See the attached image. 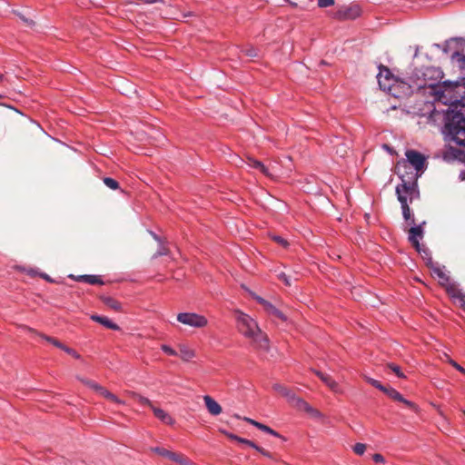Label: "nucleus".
I'll return each mask as SVG.
<instances>
[{"label": "nucleus", "instance_id": "34", "mask_svg": "<svg viewBox=\"0 0 465 465\" xmlns=\"http://www.w3.org/2000/svg\"><path fill=\"white\" fill-rule=\"evenodd\" d=\"M271 239L284 249L288 248L290 245L289 242L280 235H271Z\"/></svg>", "mask_w": 465, "mask_h": 465}, {"label": "nucleus", "instance_id": "39", "mask_svg": "<svg viewBox=\"0 0 465 465\" xmlns=\"http://www.w3.org/2000/svg\"><path fill=\"white\" fill-rule=\"evenodd\" d=\"M152 451L159 454L160 456H163V457H165L168 459H169L170 452H171V450H166L164 448H161V447H153V448H152Z\"/></svg>", "mask_w": 465, "mask_h": 465}, {"label": "nucleus", "instance_id": "16", "mask_svg": "<svg viewBox=\"0 0 465 465\" xmlns=\"http://www.w3.org/2000/svg\"><path fill=\"white\" fill-rule=\"evenodd\" d=\"M446 292L453 299L459 300L461 304L465 302V293L459 289L454 283H449L445 285Z\"/></svg>", "mask_w": 465, "mask_h": 465}, {"label": "nucleus", "instance_id": "32", "mask_svg": "<svg viewBox=\"0 0 465 465\" xmlns=\"http://www.w3.org/2000/svg\"><path fill=\"white\" fill-rule=\"evenodd\" d=\"M103 182L108 188L112 190H117L120 187L119 183L115 179L111 177H104L103 179Z\"/></svg>", "mask_w": 465, "mask_h": 465}, {"label": "nucleus", "instance_id": "2", "mask_svg": "<svg viewBox=\"0 0 465 465\" xmlns=\"http://www.w3.org/2000/svg\"><path fill=\"white\" fill-rule=\"evenodd\" d=\"M236 326L241 334L251 340L253 348L257 351L268 352L270 351V341L266 333H264L254 319L250 315L235 311Z\"/></svg>", "mask_w": 465, "mask_h": 465}, {"label": "nucleus", "instance_id": "63", "mask_svg": "<svg viewBox=\"0 0 465 465\" xmlns=\"http://www.w3.org/2000/svg\"><path fill=\"white\" fill-rule=\"evenodd\" d=\"M462 307H465V302L461 304Z\"/></svg>", "mask_w": 465, "mask_h": 465}, {"label": "nucleus", "instance_id": "24", "mask_svg": "<svg viewBox=\"0 0 465 465\" xmlns=\"http://www.w3.org/2000/svg\"><path fill=\"white\" fill-rule=\"evenodd\" d=\"M292 405L301 411H304L308 413H313L314 409L303 399L297 396Z\"/></svg>", "mask_w": 465, "mask_h": 465}, {"label": "nucleus", "instance_id": "52", "mask_svg": "<svg viewBox=\"0 0 465 465\" xmlns=\"http://www.w3.org/2000/svg\"><path fill=\"white\" fill-rule=\"evenodd\" d=\"M221 432H223V434H225L229 439L232 440H235L238 442L239 439H240V436H237L233 433H231V432H228L226 430H221Z\"/></svg>", "mask_w": 465, "mask_h": 465}, {"label": "nucleus", "instance_id": "45", "mask_svg": "<svg viewBox=\"0 0 465 465\" xmlns=\"http://www.w3.org/2000/svg\"><path fill=\"white\" fill-rule=\"evenodd\" d=\"M453 155L461 162L465 161V152L460 149H453Z\"/></svg>", "mask_w": 465, "mask_h": 465}, {"label": "nucleus", "instance_id": "26", "mask_svg": "<svg viewBox=\"0 0 465 465\" xmlns=\"http://www.w3.org/2000/svg\"><path fill=\"white\" fill-rule=\"evenodd\" d=\"M99 394H101L105 399H107L116 404H119V405L124 404V401L120 400L115 394L112 393L111 391L106 390L104 387L103 388V390L100 391Z\"/></svg>", "mask_w": 465, "mask_h": 465}, {"label": "nucleus", "instance_id": "35", "mask_svg": "<svg viewBox=\"0 0 465 465\" xmlns=\"http://www.w3.org/2000/svg\"><path fill=\"white\" fill-rule=\"evenodd\" d=\"M169 249L163 245V242H161L159 244V247L156 251V252L153 254V258H157V257H160V256H163V255H168L169 254Z\"/></svg>", "mask_w": 465, "mask_h": 465}, {"label": "nucleus", "instance_id": "7", "mask_svg": "<svg viewBox=\"0 0 465 465\" xmlns=\"http://www.w3.org/2000/svg\"><path fill=\"white\" fill-rule=\"evenodd\" d=\"M177 321L193 328H203L208 324L205 316L195 312H180L177 315Z\"/></svg>", "mask_w": 465, "mask_h": 465}, {"label": "nucleus", "instance_id": "14", "mask_svg": "<svg viewBox=\"0 0 465 465\" xmlns=\"http://www.w3.org/2000/svg\"><path fill=\"white\" fill-rule=\"evenodd\" d=\"M428 267L432 270V272L439 279V283L445 286L450 282V277L443 272V270L437 264L434 263L432 258L428 259Z\"/></svg>", "mask_w": 465, "mask_h": 465}, {"label": "nucleus", "instance_id": "55", "mask_svg": "<svg viewBox=\"0 0 465 465\" xmlns=\"http://www.w3.org/2000/svg\"><path fill=\"white\" fill-rule=\"evenodd\" d=\"M254 450L265 457L272 458V454L260 446H258V449H254Z\"/></svg>", "mask_w": 465, "mask_h": 465}, {"label": "nucleus", "instance_id": "17", "mask_svg": "<svg viewBox=\"0 0 465 465\" xmlns=\"http://www.w3.org/2000/svg\"><path fill=\"white\" fill-rule=\"evenodd\" d=\"M203 401H204L205 406L210 414H212L213 416H217L222 412V407L211 396H209V395L203 396Z\"/></svg>", "mask_w": 465, "mask_h": 465}, {"label": "nucleus", "instance_id": "3", "mask_svg": "<svg viewBox=\"0 0 465 465\" xmlns=\"http://www.w3.org/2000/svg\"><path fill=\"white\" fill-rule=\"evenodd\" d=\"M442 78L443 72L440 68L435 66L416 67L409 76V80L414 84L416 90L420 91L429 88L432 95L440 87Z\"/></svg>", "mask_w": 465, "mask_h": 465}, {"label": "nucleus", "instance_id": "25", "mask_svg": "<svg viewBox=\"0 0 465 465\" xmlns=\"http://www.w3.org/2000/svg\"><path fill=\"white\" fill-rule=\"evenodd\" d=\"M169 460L180 463L182 465H194L188 458L183 454L176 453L173 451L170 452Z\"/></svg>", "mask_w": 465, "mask_h": 465}, {"label": "nucleus", "instance_id": "23", "mask_svg": "<svg viewBox=\"0 0 465 465\" xmlns=\"http://www.w3.org/2000/svg\"><path fill=\"white\" fill-rule=\"evenodd\" d=\"M462 41H463V38H461V37H452V38L445 41L442 45L436 44L435 46H437L438 48H441L443 53L449 54L451 49V45L453 43H455L456 45H460V44H461Z\"/></svg>", "mask_w": 465, "mask_h": 465}, {"label": "nucleus", "instance_id": "28", "mask_svg": "<svg viewBox=\"0 0 465 465\" xmlns=\"http://www.w3.org/2000/svg\"><path fill=\"white\" fill-rule=\"evenodd\" d=\"M90 285H104V282L100 275L85 274L84 282Z\"/></svg>", "mask_w": 465, "mask_h": 465}, {"label": "nucleus", "instance_id": "59", "mask_svg": "<svg viewBox=\"0 0 465 465\" xmlns=\"http://www.w3.org/2000/svg\"><path fill=\"white\" fill-rule=\"evenodd\" d=\"M151 233H152V235H153V239H154L156 242H158L159 243H161V242H162V239H161V237H160V236H158L156 233H154V232H152Z\"/></svg>", "mask_w": 465, "mask_h": 465}, {"label": "nucleus", "instance_id": "43", "mask_svg": "<svg viewBox=\"0 0 465 465\" xmlns=\"http://www.w3.org/2000/svg\"><path fill=\"white\" fill-rule=\"evenodd\" d=\"M63 351L68 353L69 355H72L74 359L79 360L81 358V355L75 350L69 348L66 345H64Z\"/></svg>", "mask_w": 465, "mask_h": 465}, {"label": "nucleus", "instance_id": "5", "mask_svg": "<svg viewBox=\"0 0 465 465\" xmlns=\"http://www.w3.org/2000/svg\"><path fill=\"white\" fill-rule=\"evenodd\" d=\"M406 159L400 161V166L404 168H413L420 175L426 169V158L425 156L412 149H409L405 153Z\"/></svg>", "mask_w": 465, "mask_h": 465}, {"label": "nucleus", "instance_id": "50", "mask_svg": "<svg viewBox=\"0 0 465 465\" xmlns=\"http://www.w3.org/2000/svg\"><path fill=\"white\" fill-rule=\"evenodd\" d=\"M243 52L249 57H256L258 55L257 50L253 47L247 48Z\"/></svg>", "mask_w": 465, "mask_h": 465}, {"label": "nucleus", "instance_id": "60", "mask_svg": "<svg viewBox=\"0 0 465 465\" xmlns=\"http://www.w3.org/2000/svg\"><path fill=\"white\" fill-rule=\"evenodd\" d=\"M459 178L461 180V181H465V170H462L460 174H459Z\"/></svg>", "mask_w": 465, "mask_h": 465}, {"label": "nucleus", "instance_id": "13", "mask_svg": "<svg viewBox=\"0 0 465 465\" xmlns=\"http://www.w3.org/2000/svg\"><path fill=\"white\" fill-rule=\"evenodd\" d=\"M396 173L398 174L401 183L406 182L405 179L412 181V179L414 180V177H415V182L418 183V179L420 176V174L418 172H416L413 168L401 167L400 161L397 163V165H396Z\"/></svg>", "mask_w": 465, "mask_h": 465}, {"label": "nucleus", "instance_id": "12", "mask_svg": "<svg viewBox=\"0 0 465 465\" xmlns=\"http://www.w3.org/2000/svg\"><path fill=\"white\" fill-rule=\"evenodd\" d=\"M312 372L316 374L317 377L321 379V381L328 386L333 392L341 394L343 391L341 390L339 383L334 381L329 374L322 372L318 370L312 369Z\"/></svg>", "mask_w": 465, "mask_h": 465}, {"label": "nucleus", "instance_id": "31", "mask_svg": "<svg viewBox=\"0 0 465 465\" xmlns=\"http://www.w3.org/2000/svg\"><path fill=\"white\" fill-rule=\"evenodd\" d=\"M195 356L194 354V351L187 347H182L180 349V357L183 360V361H190L192 360L193 357Z\"/></svg>", "mask_w": 465, "mask_h": 465}, {"label": "nucleus", "instance_id": "40", "mask_svg": "<svg viewBox=\"0 0 465 465\" xmlns=\"http://www.w3.org/2000/svg\"><path fill=\"white\" fill-rule=\"evenodd\" d=\"M161 350L164 353H166L167 355H170V356H177L178 355L177 351L167 344H163L161 346Z\"/></svg>", "mask_w": 465, "mask_h": 465}, {"label": "nucleus", "instance_id": "9", "mask_svg": "<svg viewBox=\"0 0 465 465\" xmlns=\"http://www.w3.org/2000/svg\"><path fill=\"white\" fill-rule=\"evenodd\" d=\"M361 14L359 5H351L341 7L335 14V19L338 20H354Z\"/></svg>", "mask_w": 465, "mask_h": 465}, {"label": "nucleus", "instance_id": "36", "mask_svg": "<svg viewBox=\"0 0 465 465\" xmlns=\"http://www.w3.org/2000/svg\"><path fill=\"white\" fill-rule=\"evenodd\" d=\"M365 381L371 384V386L375 387L376 389L380 390L381 391H385V386L382 385L379 381L371 378V377H365Z\"/></svg>", "mask_w": 465, "mask_h": 465}, {"label": "nucleus", "instance_id": "56", "mask_svg": "<svg viewBox=\"0 0 465 465\" xmlns=\"http://www.w3.org/2000/svg\"><path fill=\"white\" fill-rule=\"evenodd\" d=\"M69 277L73 278L76 282H84V278H85V274L78 275V276H74L73 274H70Z\"/></svg>", "mask_w": 465, "mask_h": 465}, {"label": "nucleus", "instance_id": "20", "mask_svg": "<svg viewBox=\"0 0 465 465\" xmlns=\"http://www.w3.org/2000/svg\"><path fill=\"white\" fill-rule=\"evenodd\" d=\"M91 319L95 322H99L100 324H102L103 326L110 329V330H114V331H117L120 329V327L114 323V322H112L110 319H108L107 317H104V316H100V315H97V314H94L91 316Z\"/></svg>", "mask_w": 465, "mask_h": 465}, {"label": "nucleus", "instance_id": "42", "mask_svg": "<svg viewBox=\"0 0 465 465\" xmlns=\"http://www.w3.org/2000/svg\"><path fill=\"white\" fill-rule=\"evenodd\" d=\"M366 450V445L363 444V443H356L354 446H353V451L357 454V455H363L364 452Z\"/></svg>", "mask_w": 465, "mask_h": 465}, {"label": "nucleus", "instance_id": "58", "mask_svg": "<svg viewBox=\"0 0 465 465\" xmlns=\"http://www.w3.org/2000/svg\"><path fill=\"white\" fill-rule=\"evenodd\" d=\"M40 276L49 282H54V280L48 274H46L45 272L41 273Z\"/></svg>", "mask_w": 465, "mask_h": 465}, {"label": "nucleus", "instance_id": "10", "mask_svg": "<svg viewBox=\"0 0 465 465\" xmlns=\"http://www.w3.org/2000/svg\"><path fill=\"white\" fill-rule=\"evenodd\" d=\"M425 224V222H422L419 225H411L409 230L408 240L412 244V246L416 249L419 253H421V245L420 243V240L423 238V229L422 225Z\"/></svg>", "mask_w": 465, "mask_h": 465}, {"label": "nucleus", "instance_id": "15", "mask_svg": "<svg viewBox=\"0 0 465 465\" xmlns=\"http://www.w3.org/2000/svg\"><path fill=\"white\" fill-rule=\"evenodd\" d=\"M272 389L278 392L279 394H281L282 397H284L287 401L292 405L293 401H295V399L297 398V395L295 394V392L287 388L286 386L282 385V384H280V383H275L272 385Z\"/></svg>", "mask_w": 465, "mask_h": 465}, {"label": "nucleus", "instance_id": "48", "mask_svg": "<svg viewBox=\"0 0 465 465\" xmlns=\"http://www.w3.org/2000/svg\"><path fill=\"white\" fill-rule=\"evenodd\" d=\"M420 254L421 255L422 259L426 261V264L428 265V259L431 258V254L429 249L421 246V253Z\"/></svg>", "mask_w": 465, "mask_h": 465}, {"label": "nucleus", "instance_id": "38", "mask_svg": "<svg viewBox=\"0 0 465 465\" xmlns=\"http://www.w3.org/2000/svg\"><path fill=\"white\" fill-rule=\"evenodd\" d=\"M388 368L392 371L398 378H405L404 373L401 371V367L395 363H389Z\"/></svg>", "mask_w": 465, "mask_h": 465}, {"label": "nucleus", "instance_id": "54", "mask_svg": "<svg viewBox=\"0 0 465 465\" xmlns=\"http://www.w3.org/2000/svg\"><path fill=\"white\" fill-rule=\"evenodd\" d=\"M254 299L257 301L258 303L263 305L264 308H266L268 303H270L268 301L258 295H255Z\"/></svg>", "mask_w": 465, "mask_h": 465}, {"label": "nucleus", "instance_id": "57", "mask_svg": "<svg viewBox=\"0 0 465 465\" xmlns=\"http://www.w3.org/2000/svg\"><path fill=\"white\" fill-rule=\"evenodd\" d=\"M259 171H260L262 174H264L265 176H268V177H269V176H271V173H270V172H269L268 167H267V166H265L264 164L262 165V167L261 169H259Z\"/></svg>", "mask_w": 465, "mask_h": 465}, {"label": "nucleus", "instance_id": "18", "mask_svg": "<svg viewBox=\"0 0 465 465\" xmlns=\"http://www.w3.org/2000/svg\"><path fill=\"white\" fill-rule=\"evenodd\" d=\"M152 411L154 416L162 422L168 425H172L174 423V420L172 418V416L163 409L152 406Z\"/></svg>", "mask_w": 465, "mask_h": 465}, {"label": "nucleus", "instance_id": "61", "mask_svg": "<svg viewBox=\"0 0 465 465\" xmlns=\"http://www.w3.org/2000/svg\"><path fill=\"white\" fill-rule=\"evenodd\" d=\"M21 18H22V20H23L24 22H25V23H27V24H29V25H33V24H34V22H33L32 20H28V19H26V18H25V17H21Z\"/></svg>", "mask_w": 465, "mask_h": 465}, {"label": "nucleus", "instance_id": "41", "mask_svg": "<svg viewBox=\"0 0 465 465\" xmlns=\"http://www.w3.org/2000/svg\"><path fill=\"white\" fill-rule=\"evenodd\" d=\"M446 358H447V361L452 366L454 367L457 371H459L460 372L465 374V369L460 366L458 362H456L454 360H452L451 358H450L448 355H446Z\"/></svg>", "mask_w": 465, "mask_h": 465}, {"label": "nucleus", "instance_id": "53", "mask_svg": "<svg viewBox=\"0 0 465 465\" xmlns=\"http://www.w3.org/2000/svg\"><path fill=\"white\" fill-rule=\"evenodd\" d=\"M243 420L248 422L249 424L254 426L255 428L259 429V425L261 424V422L255 420H252L251 418H247V417H244L243 418Z\"/></svg>", "mask_w": 465, "mask_h": 465}, {"label": "nucleus", "instance_id": "49", "mask_svg": "<svg viewBox=\"0 0 465 465\" xmlns=\"http://www.w3.org/2000/svg\"><path fill=\"white\" fill-rule=\"evenodd\" d=\"M278 278L283 282L286 286H291V281L289 276L285 272H280Z\"/></svg>", "mask_w": 465, "mask_h": 465}, {"label": "nucleus", "instance_id": "21", "mask_svg": "<svg viewBox=\"0 0 465 465\" xmlns=\"http://www.w3.org/2000/svg\"><path fill=\"white\" fill-rule=\"evenodd\" d=\"M23 329L28 331H31V332H35L36 333L37 335H39L42 339H44L45 341L50 342L51 344H53L54 346L63 350V348L64 347V344H63L60 341H58L57 339L54 338V337H51V336H48V335H45V334H43V333H38L36 331H35L34 329L28 327V326H23Z\"/></svg>", "mask_w": 465, "mask_h": 465}, {"label": "nucleus", "instance_id": "44", "mask_svg": "<svg viewBox=\"0 0 465 465\" xmlns=\"http://www.w3.org/2000/svg\"><path fill=\"white\" fill-rule=\"evenodd\" d=\"M238 442L245 444V445H247V446H249V447H251L252 449H258V445L255 442H253V441H252V440H250L248 439H245V438L240 437Z\"/></svg>", "mask_w": 465, "mask_h": 465}, {"label": "nucleus", "instance_id": "51", "mask_svg": "<svg viewBox=\"0 0 465 465\" xmlns=\"http://www.w3.org/2000/svg\"><path fill=\"white\" fill-rule=\"evenodd\" d=\"M372 460L376 463H384L385 462L384 457L381 454H380V453L373 454L372 455Z\"/></svg>", "mask_w": 465, "mask_h": 465}, {"label": "nucleus", "instance_id": "33", "mask_svg": "<svg viewBox=\"0 0 465 465\" xmlns=\"http://www.w3.org/2000/svg\"><path fill=\"white\" fill-rule=\"evenodd\" d=\"M259 430L265 432V433H268L272 436H274L276 438H282V436L280 435L279 432H277L276 430H272L271 427L263 424V423H261L259 425Z\"/></svg>", "mask_w": 465, "mask_h": 465}, {"label": "nucleus", "instance_id": "47", "mask_svg": "<svg viewBox=\"0 0 465 465\" xmlns=\"http://www.w3.org/2000/svg\"><path fill=\"white\" fill-rule=\"evenodd\" d=\"M138 401H139L140 404L144 405V406H148L151 409H152V406H153L152 401L148 398H146L144 396H141L140 395L138 397Z\"/></svg>", "mask_w": 465, "mask_h": 465}, {"label": "nucleus", "instance_id": "4", "mask_svg": "<svg viewBox=\"0 0 465 465\" xmlns=\"http://www.w3.org/2000/svg\"><path fill=\"white\" fill-rule=\"evenodd\" d=\"M405 180L406 182L399 183L395 189L397 199L401 204L403 200L405 203H411L414 200L420 198L418 183L415 182V179H412V181Z\"/></svg>", "mask_w": 465, "mask_h": 465}, {"label": "nucleus", "instance_id": "1", "mask_svg": "<svg viewBox=\"0 0 465 465\" xmlns=\"http://www.w3.org/2000/svg\"><path fill=\"white\" fill-rule=\"evenodd\" d=\"M434 100L449 105L444 117L443 134L458 139L465 134V79L442 81L434 92Z\"/></svg>", "mask_w": 465, "mask_h": 465}, {"label": "nucleus", "instance_id": "46", "mask_svg": "<svg viewBox=\"0 0 465 465\" xmlns=\"http://www.w3.org/2000/svg\"><path fill=\"white\" fill-rule=\"evenodd\" d=\"M334 5V0H318V6L321 8L329 7Z\"/></svg>", "mask_w": 465, "mask_h": 465}, {"label": "nucleus", "instance_id": "37", "mask_svg": "<svg viewBox=\"0 0 465 465\" xmlns=\"http://www.w3.org/2000/svg\"><path fill=\"white\" fill-rule=\"evenodd\" d=\"M246 163H247L248 166H250L251 168H253V169H257V170L261 169L263 165V163L261 161L256 160L252 157H248Z\"/></svg>", "mask_w": 465, "mask_h": 465}, {"label": "nucleus", "instance_id": "22", "mask_svg": "<svg viewBox=\"0 0 465 465\" xmlns=\"http://www.w3.org/2000/svg\"><path fill=\"white\" fill-rule=\"evenodd\" d=\"M101 301L109 308L113 309L115 312L121 311V303L113 297L102 295L100 297Z\"/></svg>", "mask_w": 465, "mask_h": 465}, {"label": "nucleus", "instance_id": "30", "mask_svg": "<svg viewBox=\"0 0 465 465\" xmlns=\"http://www.w3.org/2000/svg\"><path fill=\"white\" fill-rule=\"evenodd\" d=\"M451 60L457 62L460 67L465 69V54L462 52L455 51L451 54Z\"/></svg>", "mask_w": 465, "mask_h": 465}, {"label": "nucleus", "instance_id": "27", "mask_svg": "<svg viewBox=\"0 0 465 465\" xmlns=\"http://www.w3.org/2000/svg\"><path fill=\"white\" fill-rule=\"evenodd\" d=\"M78 381H81L83 384H84L85 386L93 389L94 391H95L96 392L100 393V391L103 390V386H101L100 384H98L97 382H95L94 381H92V380H89V379H85V378H81V377H77Z\"/></svg>", "mask_w": 465, "mask_h": 465}, {"label": "nucleus", "instance_id": "19", "mask_svg": "<svg viewBox=\"0 0 465 465\" xmlns=\"http://www.w3.org/2000/svg\"><path fill=\"white\" fill-rule=\"evenodd\" d=\"M401 212H402V216H403L404 221L410 225H414L415 218H414V214H413L411 209L409 206V203H405L404 200L401 201Z\"/></svg>", "mask_w": 465, "mask_h": 465}, {"label": "nucleus", "instance_id": "64", "mask_svg": "<svg viewBox=\"0 0 465 465\" xmlns=\"http://www.w3.org/2000/svg\"><path fill=\"white\" fill-rule=\"evenodd\" d=\"M464 415H465V411H464Z\"/></svg>", "mask_w": 465, "mask_h": 465}, {"label": "nucleus", "instance_id": "6", "mask_svg": "<svg viewBox=\"0 0 465 465\" xmlns=\"http://www.w3.org/2000/svg\"><path fill=\"white\" fill-rule=\"evenodd\" d=\"M416 86L410 80L409 82L402 81L399 78L396 79L395 83L391 84V88L387 92L395 98L403 99L410 97Z\"/></svg>", "mask_w": 465, "mask_h": 465}, {"label": "nucleus", "instance_id": "8", "mask_svg": "<svg viewBox=\"0 0 465 465\" xmlns=\"http://www.w3.org/2000/svg\"><path fill=\"white\" fill-rule=\"evenodd\" d=\"M396 77L391 72V70L385 65H379V73L377 74V80L379 86L381 90L388 92L391 88V84L395 83Z\"/></svg>", "mask_w": 465, "mask_h": 465}, {"label": "nucleus", "instance_id": "29", "mask_svg": "<svg viewBox=\"0 0 465 465\" xmlns=\"http://www.w3.org/2000/svg\"><path fill=\"white\" fill-rule=\"evenodd\" d=\"M265 310L269 313L276 316L277 318L281 319L282 321H286L287 320L286 316L279 309H277L274 305H272L271 302L268 303V305L265 308Z\"/></svg>", "mask_w": 465, "mask_h": 465}, {"label": "nucleus", "instance_id": "62", "mask_svg": "<svg viewBox=\"0 0 465 465\" xmlns=\"http://www.w3.org/2000/svg\"><path fill=\"white\" fill-rule=\"evenodd\" d=\"M383 148L386 149L388 152L391 153L392 150L391 149V147L387 144H383Z\"/></svg>", "mask_w": 465, "mask_h": 465}, {"label": "nucleus", "instance_id": "11", "mask_svg": "<svg viewBox=\"0 0 465 465\" xmlns=\"http://www.w3.org/2000/svg\"><path fill=\"white\" fill-rule=\"evenodd\" d=\"M382 392H384L388 397H390L393 401L401 402L406 407H408L413 411H417V409H418L417 405L414 402L405 399L397 390H395L392 387L385 386V391H383Z\"/></svg>", "mask_w": 465, "mask_h": 465}]
</instances>
